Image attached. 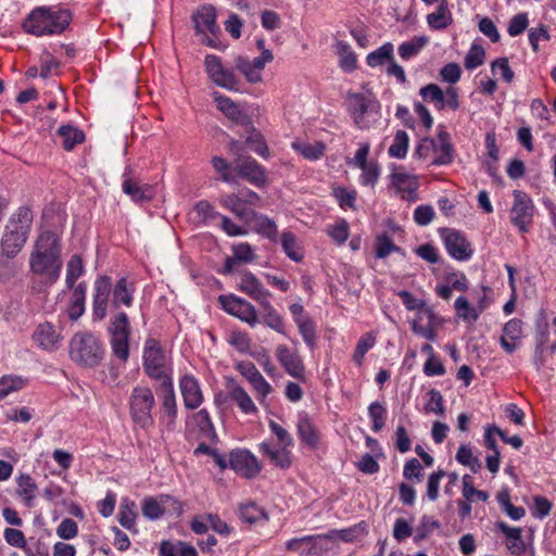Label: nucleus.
<instances>
[{
  "label": "nucleus",
  "mask_w": 556,
  "mask_h": 556,
  "mask_svg": "<svg viewBox=\"0 0 556 556\" xmlns=\"http://www.w3.org/2000/svg\"><path fill=\"white\" fill-rule=\"evenodd\" d=\"M17 489L16 494L22 498L25 506L31 508L36 497L37 484L35 480L26 473H21L16 478Z\"/></svg>",
  "instance_id": "37"
},
{
  "label": "nucleus",
  "mask_w": 556,
  "mask_h": 556,
  "mask_svg": "<svg viewBox=\"0 0 556 556\" xmlns=\"http://www.w3.org/2000/svg\"><path fill=\"white\" fill-rule=\"evenodd\" d=\"M452 21L451 12L444 4L439 5L435 12L427 16L429 27L435 30L446 28Z\"/></svg>",
  "instance_id": "48"
},
{
  "label": "nucleus",
  "mask_w": 556,
  "mask_h": 556,
  "mask_svg": "<svg viewBox=\"0 0 556 556\" xmlns=\"http://www.w3.org/2000/svg\"><path fill=\"white\" fill-rule=\"evenodd\" d=\"M420 96L426 101L433 102L439 109L444 108V92L435 84H429L420 89Z\"/></svg>",
  "instance_id": "64"
},
{
  "label": "nucleus",
  "mask_w": 556,
  "mask_h": 556,
  "mask_svg": "<svg viewBox=\"0 0 556 556\" xmlns=\"http://www.w3.org/2000/svg\"><path fill=\"white\" fill-rule=\"evenodd\" d=\"M264 309V324L273 330L285 334L286 328L281 315L270 304L269 299L260 304Z\"/></svg>",
  "instance_id": "41"
},
{
  "label": "nucleus",
  "mask_w": 556,
  "mask_h": 556,
  "mask_svg": "<svg viewBox=\"0 0 556 556\" xmlns=\"http://www.w3.org/2000/svg\"><path fill=\"white\" fill-rule=\"evenodd\" d=\"M281 247L287 256L294 261L301 262L303 260V252L299 248L298 240L291 231H283L281 235Z\"/></svg>",
  "instance_id": "45"
},
{
  "label": "nucleus",
  "mask_w": 556,
  "mask_h": 556,
  "mask_svg": "<svg viewBox=\"0 0 556 556\" xmlns=\"http://www.w3.org/2000/svg\"><path fill=\"white\" fill-rule=\"evenodd\" d=\"M238 371L251 383L261 403L273 392V387L265 380L256 366L251 362L237 364Z\"/></svg>",
  "instance_id": "21"
},
{
  "label": "nucleus",
  "mask_w": 556,
  "mask_h": 556,
  "mask_svg": "<svg viewBox=\"0 0 556 556\" xmlns=\"http://www.w3.org/2000/svg\"><path fill=\"white\" fill-rule=\"evenodd\" d=\"M250 219L253 222L254 229L257 233L267 238L271 242H277L278 240V228L276 223L267 217L266 215L260 213H252Z\"/></svg>",
  "instance_id": "36"
},
{
  "label": "nucleus",
  "mask_w": 556,
  "mask_h": 556,
  "mask_svg": "<svg viewBox=\"0 0 556 556\" xmlns=\"http://www.w3.org/2000/svg\"><path fill=\"white\" fill-rule=\"evenodd\" d=\"M367 533V525L365 521H361L350 528L341 530H331L325 533V542L328 540L339 539L342 542L352 543Z\"/></svg>",
  "instance_id": "35"
},
{
  "label": "nucleus",
  "mask_w": 556,
  "mask_h": 556,
  "mask_svg": "<svg viewBox=\"0 0 556 556\" xmlns=\"http://www.w3.org/2000/svg\"><path fill=\"white\" fill-rule=\"evenodd\" d=\"M143 369L146 374L165 384L172 378L170 357L166 354L160 342L155 339H147L143 348Z\"/></svg>",
  "instance_id": "5"
},
{
  "label": "nucleus",
  "mask_w": 556,
  "mask_h": 556,
  "mask_svg": "<svg viewBox=\"0 0 556 556\" xmlns=\"http://www.w3.org/2000/svg\"><path fill=\"white\" fill-rule=\"evenodd\" d=\"M33 223V214L28 207L21 206L10 217L2 239L1 250L7 258L16 256L27 241Z\"/></svg>",
  "instance_id": "3"
},
{
  "label": "nucleus",
  "mask_w": 556,
  "mask_h": 556,
  "mask_svg": "<svg viewBox=\"0 0 556 556\" xmlns=\"http://www.w3.org/2000/svg\"><path fill=\"white\" fill-rule=\"evenodd\" d=\"M218 202L224 208L229 210L239 219L249 220L252 213H254V211L249 210L244 205L241 198H239L238 192L222 194Z\"/></svg>",
  "instance_id": "33"
},
{
  "label": "nucleus",
  "mask_w": 556,
  "mask_h": 556,
  "mask_svg": "<svg viewBox=\"0 0 556 556\" xmlns=\"http://www.w3.org/2000/svg\"><path fill=\"white\" fill-rule=\"evenodd\" d=\"M60 333L50 323L40 324L33 333L36 344L46 351H53L60 342Z\"/></svg>",
  "instance_id": "29"
},
{
  "label": "nucleus",
  "mask_w": 556,
  "mask_h": 556,
  "mask_svg": "<svg viewBox=\"0 0 556 556\" xmlns=\"http://www.w3.org/2000/svg\"><path fill=\"white\" fill-rule=\"evenodd\" d=\"M362 174L359 176V184L363 186L375 187L380 176V167L376 162H370L365 166L359 167Z\"/></svg>",
  "instance_id": "61"
},
{
  "label": "nucleus",
  "mask_w": 556,
  "mask_h": 556,
  "mask_svg": "<svg viewBox=\"0 0 556 556\" xmlns=\"http://www.w3.org/2000/svg\"><path fill=\"white\" fill-rule=\"evenodd\" d=\"M130 334L110 336V344L115 357L126 363L129 357Z\"/></svg>",
  "instance_id": "50"
},
{
  "label": "nucleus",
  "mask_w": 556,
  "mask_h": 556,
  "mask_svg": "<svg viewBox=\"0 0 556 556\" xmlns=\"http://www.w3.org/2000/svg\"><path fill=\"white\" fill-rule=\"evenodd\" d=\"M428 42L429 38L427 36L414 37L399 46V54L403 60H409L416 56Z\"/></svg>",
  "instance_id": "43"
},
{
  "label": "nucleus",
  "mask_w": 556,
  "mask_h": 556,
  "mask_svg": "<svg viewBox=\"0 0 556 556\" xmlns=\"http://www.w3.org/2000/svg\"><path fill=\"white\" fill-rule=\"evenodd\" d=\"M495 527L506 536V546L514 555H521L526 551V544L521 536V529L510 527L506 522L496 521Z\"/></svg>",
  "instance_id": "32"
},
{
  "label": "nucleus",
  "mask_w": 556,
  "mask_h": 556,
  "mask_svg": "<svg viewBox=\"0 0 556 556\" xmlns=\"http://www.w3.org/2000/svg\"><path fill=\"white\" fill-rule=\"evenodd\" d=\"M324 542V534L304 535L288 540L286 542V549L300 556H308L324 551L326 548Z\"/></svg>",
  "instance_id": "22"
},
{
  "label": "nucleus",
  "mask_w": 556,
  "mask_h": 556,
  "mask_svg": "<svg viewBox=\"0 0 556 556\" xmlns=\"http://www.w3.org/2000/svg\"><path fill=\"white\" fill-rule=\"evenodd\" d=\"M72 294L67 304L66 313L72 321L78 320L85 313V303L87 294L86 282H79L75 288L71 289Z\"/></svg>",
  "instance_id": "31"
},
{
  "label": "nucleus",
  "mask_w": 556,
  "mask_h": 556,
  "mask_svg": "<svg viewBox=\"0 0 556 556\" xmlns=\"http://www.w3.org/2000/svg\"><path fill=\"white\" fill-rule=\"evenodd\" d=\"M514 203L510 210V222L521 233L529 231L534 214V204L529 194L521 190L513 191Z\"/></svg>",
  "instance_id": "7"
},
{
  "label": "nucleus",
  "mask_w": 556,
  "mask_h": 556,
  "mask_svg": "<svg viewBox=\"0 0 556 556\" xmlns=\"http://www.w3.org/2000/svg\"><path fill=\"white\" fill-rule=\"evenodd\" d=\"M85 273V267L83 264V260L78 254H74L70 261L67 262L66 266V288L73 289L75 288L76 280L83 276Z\"/></svg>",
  "instance_id": "47"
},
{
  "label": "nucleus",
  "mask_w": 556,
  "mask_h": 556,
  "mask_svg": "<svg viewBox=\"0 0 556 556\" xmlns=\"http://www.w3.org/2000/svg\"><path fill=\"white\" fill-rule=\"evenodd\" d=\"M56 136L61 139V144L66 151H72L76 144L85 140L83 130L72 125L60 126L56 130Z\"/></svg>",
  "instance_id": "38"
},
{
  "label": "nucleus",
  "mask_w": 556,
  "mask_h": 556,
  "mask_svg": "<svg viewBox=\"0 0 556 556\" xmlns=\"http://www.w3.org/2000/svg\"><path fill=\"white\" fill-rule=\"evenodd\" d=\"M229 467L247 479L255 478L262 470V466L255 455L249 450L241 448L231 451L229 455Z\"/></svg>",
  "instance_id": "13"
},
{
  "label": "nucleus",
  "mask_w": 556,
  "mask_h": 556,
  "mask_svg": "<svg viewBox=\"0 0 556 556\" xmlns=\"http://www.w3.org/2000/svg\"><path fill=\"white\" fill-rule=\"evenodd\" d=\"M236 68L240 71L249 83L256 84L262 80V74L251 66V61L245 56H238L236 59Z\"/></svg>",
  "instance_id": "63"
},
{
  "label": "nucleus",
  "mask_w": 556,
  "mask_h": 556,
  "mask_svg": "<svg viewBox=\"0 0 556 556\" xmlns=\"http://www.w3.org/2000/svg\"><path fill=\"white\" fill-rule=\"evenodd\" d=\"M214 100L216 102L217 109L233 123L244 127L251 126L250 116L239 106V104L233 102L230 98L216 94Z\"/></svg>",
  "instance_id": "24"
},
{
  "label": "nucleus",
  "mask_w": 556,
  "mask_h": 556,
  "mask_svg": "<svg viewBox=\"0 0 556 556\" xmlns=\"http://www.w3.org/2000/svg\"><path fill=\"white\" fill-rule=\"evenodd\" d=\"M433 153L435 156L431 161V165H450L454 161V148L448 132L444 130L439 131L438 142L435 141V149H433Z\"/></svg>",
  "instance_id": "28"
},
{
  "label": "nucleus",
  "mask_w": 556,
  "mask_h": 556,
  "mask_svg": "<svg viewBox=\"0 0 556 556\" xmlns=\"http://www.w3.org/2000/svg\"><path fill=\"white\" fill-rule=\"evenodd\" d=\"M179 391L187 409H197L204 402L200 381L191 374L179 378Z\"/></svg>",
  "instance_id": "19"
},
{
  "label": "nucleus",
  "mask_w": 556,
  "mask_h": 556,
  "mask_svg": "<svg viewBox=\"0 0 556 556\" xmlns=\"http://www.w3.org/2000/svg\"><path fill=\"white\" fill-rule=\"evenodd\" d=\"M427 403L425 405V412L426 413H433L440 417L444 416L445 408H444V400L439 390L431 389L427 392Z\"/></svg>",
  "instance_id": "54"
},
{
  "label": "nucleus",
  "mask_w": 556,
  "mask_h": 556,
  "mask_svg": "<svg viewBox=\"0 0 556 556\" xmlns=\"http://www.w3.org/2000/svg\"><path fill=\"white\" fill-rule=\"evenodd\" d=\"M137 505L134 501L125 497L122 500L118 510V522L127 530H135L137 518Z\"/></svg>",
  "instance_id": "40"
},
{
  "label": "nucleus",
  "mask_w": 556,
  "mask_h": 556,
  "mask_svg": "<svg viewBox=\"0 0 556 556\" xmlns=\"http://www.w3.org/2000/svg\"><path fill=\"white\" fill-rule=\"evenodd\" d=\"M205 68L210 78L219 87L230 91L240 90V80L233 71L223 66L220 58L210 54L205 58Z\"/></svg>",
  "instance_id": "10"
},
{
  "label": "nucleus",
  "mask_w": 556,
  "mask_h": 556,
  "mask_svg": "<svg viewBox=\"0 0 556 556\" xmlns=\"http://www.w3.org/2000/svg\"><path fill=\"white\" fill-rule=\"evenodd\" d=\"M276 357L289 376L299 380L305 379V366L296 349L279 344L276 348Z\"/></svg>",
  "instance_id": "15"
},
{
  "label": "nucleus",
  "mask_w": 556,
  "mask_h": 556,
  "mask_svg": "<svg viewBox=\"0 0 556 556\" xmlns=\"http://www.w3.org/2000/svg\"><path fill=\"white\" fill-rule=\"evenodd\" d=\"M292 148L304 159L309 161L319 160L326 150V146L320 141L315 143L292 142Z\"/></svg>",
  "instance_id": "44"
},
{
  "label": "nucleus",
  "mask_w": 556,
  "mask_h": 556,
  "mask_svg": "<svg viewBox=\"0 0 556 556\" xmlns=\"http://www.w3.org/2000/svg\"><path fill=\"white\" fill-rule=\"evenodd\" d=\"M296 433L301 442L309 448L318 447L320 433L307 413L302 412L298 415Z\"/></svg>",
  "instance_id": "23"
},
{
  "label": "nucleus",
  "mask_w": 556,
  "mask_h": 556,
  "mask_svg": "<svg viewBox=\"0 0 556 556\" xmlns=\"http://www.w3.org/2000/svg\"><path fill=\"white\" fill-rule=\"evenodd\" d=\"M454 309L459 319L470 325L475 324L481 315V308H476L475 305H471L468 299L463 295L455 300Z\"/></svg>",
  "instance_id": "39"
},
{
  "label": "nucleus",
  "mask_w": 556,
  "mask_h": 556,
  "mask_svg": "<svg viewBox=\"0 0 556 556\" xmlns=\"http://www.w3.org/2000/svg\"><path fill=\"white\" fill-rule=\"evenodd\" d=\"M122 190L134 202H148L154 198V189L149 184H140L134 178L131 167H126L123 173Z\"/></svg>",
  "instance_id": "20"
},
{
  "label": "nucleus",
  "mask_w": 556,
  "mask_h": 556,
  "mask_svg": "<svg viewBox=\"0 0 556 556\" xmlns=\"http://www.w3.org/2000/svg\"><path fill=\"white\" fill-rule=\"evenodd\" d=\"M231 250L232 256L237 261V263H252L256 258L252 245L248 242L233 244L231 247Z\"/></svg>",
  "instance_id": "62"
},
{
  "label": "nucleus",
  "mask_w": 556,
  "mask_h": 556,
  "mask_svg": "<svg viewBox=\"0 0 556 556\" xmlns=\"http://www.w3.org/2000/svg\"><path fill=\"white\" fill-rule=\"evenodd\" d=\"M155 405L152 390L146 386H137L129 397V412L132 421L142 429L153 426L151 410Z\"/></svg>",
  "instance_id": "6"
},
{
  "label": "nucleus",
  "mask_w": 556,
  "mask_h": 556,
  "mask_svg": "<svg viewBox=\"0 0 556 556\" xmlns=\"http://www.w3.org/2000/svg\"><path fill=\"white\" fill-rule=\"evenodd\" d=\"M233 170L237 173V177L239 176L256 187H263L266 185V172L253 157L248 156L237 159Z\"/></svg>",
  "instance_id": "17"
},
{
  "label": "nucleus",
  "mask_w": 556,
  "mask_h": 556,
  "mask_svg": "<svg viewBox=\"0 0 556 556\" xmlns=\"http://www.w3.org/2000/svg\"><path fill=\"white\" fill-rule=\"evenodd\" d=\"M440 528V522L433 517L424 515L415 530L414 541L419 542L428 538L434 530Z\"/></svg>",
  "instance_id": "55"
},
{
  "label": "nucleus",
  "mask_w": 556,
  "mask_h": 556,
  "mask_svg": "<svg viewBox=\"0 0 556 556\" xmlns=\"http://www.w3.org/2000/svg\"><path fill=\"white\" fill-rule=\"evenodd\" d=\"M25 387V380L17 376H5L0 379V400H3L10 393L21 390Z\"/></svg>",
  "instance_id": "60"
},
{
  "label": "nucleus",
  "mask_w": 556,
  "mask_h": 556,
  "mask_svg": "<svg viewBox=\"0 0 556 556\" xmlns=\"http://www.w3.org/2000/svg\"><path fill=\"white\" fill-rule=\"evenodd\" d=\"M193 212L198 223H205L210 219H215L220 216V214L216 212L213 205L206 200L197 202L194 204Z\"/></svg>",
  "instance_id": "59"
},
{
  "label": "nucleus",
  "mask_w": 556,
  "mask_h": 556,
  "mask_svg": "<svg viewBox=\"0 0 556 556\" xmlns=\"http://www.w3.org/2000/svg\"><path fill=\"white\" fill-rule=\"evenodd\" d=\"M192 419L204 437L211 440H215L217 438L213 421L207 409H200L198 413L193 414Z\"/></svg>",
  "instance_id": "46"
},
{
  "label": "nucleus",
  "mask_w": 556,
  "mask_h": 556,
  "mask_svg": "<svg viewBox=\"0 0 556 556\" xmlns=\"http://www.w3.org/2000/svg\"><path fill=\"white\" fill-rule=\"evenodd\" d=\"M337 51L340 56V66L345 72H352L356 67V56L351 46L344 41L337 42Z\"/></svg>",
  "instance_id": "52"
},
{
  "label": "nucleus",
  "mask_w": 556,
  "mask_h": 556,
  "mask_svg": "<svg viewBox=\"0 0 556 556\" xmlns=\"http://www.w3.org/2000/svg\"><path fill=\"white\" fill-rule=\"evenodd\" d=\"M258 451L268 457L269 462L281 469L290 468L292 464L291 448L279 445L274 447L271 443L264 441L260 443Z\"/></svg>",
  "instance_id": "26"
},
{
  "label": "nucleus",
  "mask_w": 556,
  "mask_h": 556,
  "mask_svg": "<svg viewBox=\"0 0 556 556\" xmlns=\"http://www.w3.org/2000/svg\"><path fill=\"white\" fill-rule=\"evenodd\" d=\"M169 505L177 515L182 513V504L169 495H161L159 500L146 497L141 506L142 515L150 520L160 519L164 516L166 506Z\"/></svg>",
  "instance_id": "16"
},
{
  "label": "nucleus",
  "mask_w": 556,
  "mask_h": 556,
  "mask_svg": "<svg viewBox=\"0 0 556 556\" xmlns=\"http://www.w3.org/2000/svg\"><path fill=\"white\" fill-rule=\"evenodd\" d=\"M29 268L33 274L43 277L50 285L59 279L62 260L60 239L55 233H40L29 256Z\"/></svg>",
  "instance_id": "1"
},
{
  "label": "nucleus",
  "mask_w": 556,
  "mask_h": 556,
  "mask_svg": "<svg viewBox=\"0 0 556 556\" xmlns=\"http://www.w3.org/2000/svg\"><path fill=\"white\" fill-rule=\"evenodd\" d=\"M72 13L67 9L37 7L22 23L25 33L36 37L60 35L71 24Z\"/></svg>",
  "instance_id": "2"
},
{
  "label": "nucleus",
  "mask_w": 556,
  "mask_h": 556,
  "mask_svg": "<svg viewBox=\"0 0 556 556\" xmlns=\"http://www.w3.org/2000/svg\"><path fill=\"white\" fill-rule=\"evenodd\" d=\"M192 21L198 34L202 35V42L215 48L214 39L207 36V33L216 35L219 31V27L216 23V11L213 5L205 4L200 7L193 14Z\"/></svg>",
  "instance_id": "12"
},
{
  "label": "nucleus",
  "mask_w": 556,
  "mask_h": 556,
  "mask_svg": "<svg viewBox=\"0 0 556 556\" xmlns=\"http://www.w3.org/2000/svg\"><path fill=\"white\" fill-rule=\"evenodd\" d=\"M104 352L100 339L88 331L75 333L70 341V357L81 367L99 366L104 357Z\"/></svg>",
  "instance_id": "4"
},
{
  "label": "nucleus",
  "mask_w": 556,
  "mask_h": 556,
  "mask_svg": "<svg viewBox=\"0 0 556 556\" xmlns=\"http://www.w3.org/2000/svg\"><path fill=\"white\" fill-rule=\"evenodd\" d=\"M213 168L220 175V179L230 185H237V176L232 174L230 164L222 156L212 159Z\"/></svg>",
  "instance_id": "56"
},
{
  "label": "nucleus",
  "mask_w": 556,
  "mask_h": 556,
  "mask_svg": "<svg viewBox=\"0 0 556 556\" xmlns=\"http://www.w3.org/2000/svg\"><path fill=\"white\" fill-rule=\"evenodd\" d=\"M108 332L109 336L130 334V323L127 314L119 312L114 315L110 320Z\"/></svg>",
  "instance_id": "53"
},
{
  "label": "nucleus",
  "mask_w": 556,
  "mask_h": 556,
  "mask_svg": "<svg viewBox=\"0 0 556 556\" xmlns=\"http://www.w3.org/2000/svg\"><path fill=\"white\" fill-rule=\"evenodd\" d=\"M393 51V45L391 42H386L375 51L370 52L366 58V62L370 67L380 66L386 62H389L390 64L394 60Z\"/></svg>",
  "instance_id": "42"
},
{
  "label": "nucleus",
  "mask_w": 556,
  "mask_h": 556,
  "mask_svg": "<svg viewBox=\"0 0 556 556\" xmlns=\"http://www.w3.org/2000/svg\"><path fill=\"white\" fill-rule=\"evenodd\" d=\"M444 247L451 257L457 261H468L473 254L471 243L458 230H446L443 237Z\"/></svg>",
  "instance_id": "18"
},
{
  "label": "nucleus",
  "mask_w": 556,
  "mask_h": 556,
  "mask_svg": "<svg viewBox=\"0 0 556 556\" xmlns=\"http://www.w3.org/2000/svg\"><path fill=\"white\" fill-rule=\"evenodd\" d=\"M296 326L299 328V332L303 338V341L306 343V345L314 350L316 346V329L315 324L312 320V318H307L305 320H298Z\"/></svg>",
  "instance_id": "57"
},
{
  "label": "nucleus",
  "mask_w": 556,
  "mask_h": 556,
  "mask_svg": "<svg viewBox=\"0 0 556 556\" xmlns=\"http://www.w3.org/2000/svg\"><path fill=\"white\" fill-rule=\"evenodd\" d=\"M135 286L127 277H122L112 286V306L118 309L122 305L131 306L134 302Z\"/></svg>",
  "instance_id": "27"
},
{
  "label": "nucleus",
  "mask_w": 556,
  "mask_h": 556,
  "mask_svg": "<svg viewBox=\"0 0 556 556\" xmlns=\"http://www.w3.org/2000/svg\"><path fill=\"white\" fill-rule=\"evenodd\" d=\"M348 108L354 123L359 128H366L368 125L365 122V115L378 113L380 104L371 93L354 92L348 94Z\"/></svg>",
  "instance_id": "9"
},
{
  "label": "nucleus",
  "mask_w": 556,
  "mask_h": 556,
  "mask_svg": "<svg viewBox=\"0 0 556 556\" xmlns=\"http://www.w3.org/2000/svg\"><path fill=\"white\" fill-rule=\"evenodd\" d=\"M218 302L226 313L239 318L249 326L255 327L258 324L260 320L255 306L245 299L235 294H224L219 295Z\"/></svg>",
  "instance_id": "8"
},
{
  "label": "nucleus",
  "mask_w": 556,
  "mask_h": 556,
  "mask_svg": "<svg viewBox=\"0 0 556 556\" xmlns=\"http://www.w3.org/2000/svg\"><path fill=\"white\" fill-rule=\"evenodd\" d=\"M228 394L243 414L252 415L257 413L256 405L241 386L232 382L228 386Z\"/></svg>",
  "instance_id": "34"
},
{
  "label": "nucleus",
  "mask_w": 556,
  "mask_h": 556,
  "mask_svg": "<svg viewBox=\"0 0 556 556\" xmlns=\"http://www.w3.org/2000/svg\"><path fill=\"white\" fill-rule=\"evenodd\" d=\"M386 408L379 402H372L368 407V415L371 419V430L379 432L386 425Z\"/></svg>",
  "instance_id": "58"
},
{
  "label": "nucleus",
  "mask_w": 556,
  "mask_h": 556,
  "mask_svg": "<svg viewBox=\"0 0 556 556\" xmlns=\"http://www.w3.org/2000/svg\"><path fill=\"white\" fill-rule=\"evenodd\" d=\"M240 518L252 525L261 520H267L268 516L265 510L255 503H247L240 506Z\"/></svg>",
  "instance_id": "51"
},
{
  "label": "nucleus",
  "mask_w": 556,
  "mask_h": 556,
  "mask_svg": "<svg viewBox=\"0 0 556 556\" xmlns=\"http://www.w3.org/2000/svg\"><path fill=\"white\" fill-rule=\"evenodd\" d=\"M409 138L405 130H397L393 138L392 144L388 149L391 157L402 160L406 156L408 150Z\"/></svg>",
  "instance_id": "49"
},
{
  "label": "nucleus",
  "mask_w": 556,
  "mask_h": 556,
  "mask_svg": "<svg viewBox=\"0 0 556 556\" xmlns=\"http://www.w3.org/2000/svg\"><path fill=\"white\" fill-rule=\"evenodd\" d=\"M112 294V281L109 276H99L93 283L92 318L101 321L106 316L110 295Z\"/></svg>",
  "instance_id": "14"
},
{
  "label": "nucleus",
  "mask_w": 556,
  "mask_h": 556,
  "mask_svg": "<svg viewBox=\"0 0 556 556\" xmlns=\"http://www.w3.org/2000/svg\"><path fill=\"white\" fill-rule=\"evenodd\" d=\"M391 181L394 188L402 193V198L413 201L416 199V191L418 189V180L416 176L409 175L405 172H394L391 175Z\"/></svg>",
  "instance_id": "30"
},
{
  "label": "nucleus",
  "mask_w": 556,
  "mask_h": 556,
  "mask_svg": "<svg viewBox=\"0 0 556 556\" xmlns=\"http://www.w3.org/2000/svg\"><path fill=\"white\" fill-rule=\"evenodd\" d=\"M239 290L260 304L270 298V292L265 289L262 282L251 271H244L239 282Z\"/></svg>",
  "instance_id": "25"
},
{
  "label": "nucleus",
  "mask_w": 556,
  "mask_h": 556,
  "mask_svg": "<svg viewBox=\"0 0 556 556\" xmlns=\"http://www.w3.org/2000/svg\"><path fill=\"white\" fill-rule=\"evenodd\" d=\"M160 391L162 402L160 422L168 432H172L175 429L178 414L173 379H167L165 384H160Z\"/></svg>",
  "instance_id": "11"
}]
</instances>
